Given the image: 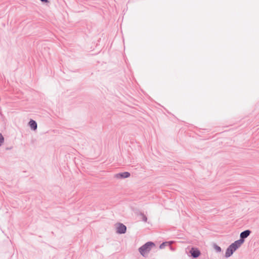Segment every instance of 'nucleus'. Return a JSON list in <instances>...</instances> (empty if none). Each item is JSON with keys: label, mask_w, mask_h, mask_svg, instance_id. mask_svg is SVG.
Returning a JSON list of instances; mask_svg holds the SVG:
<instances>
[{"label": "nucleus", "mask_w": 259, "mask_h": 259, "mask_svg": "<svg viewBox=\"0 0 259 259\" xmlns=\"http://www.w3.org/2000/svg\"><path fill=\"white\" fill-rule=\"evenodd\" d=\"M251 233V231L249 230H246L240 233V239L238 240L241 244L244 242L245 238L248 237Z\"/></svg>", "instance_id": "obj_2"}, {"label": "nucleus", "mask_w": 259, "mask_h": 259, "mask_svg": "<svg viewBox=\"0 0 259 259\" xmlns=\"http://www.w3.org/2000/svg\"><path fill=\"white\" fill-rule=\"evenodd\" d=\"M142 220L144 222H146L147 221V217L145 215H144V214H142Z\"/></svg>", "instance_id": "obj_11"}, {"label": "nucleus", "mask_w": 259, "mask_h": 259, "mask_svg": "<svg viewBox=\"0 0 259 259\" xmlns=\"http://www.w3.org/2000/svg\"><path fill=\"white\" fill-rule=\"evenodd\" d=\"M131 174L128 172H124L121 173H118L115 175V178L117 179H124L130 177Z\"/></svg>", "instance_id": "obj_4"}, {"label": "nucleus", "mask_w": 259, "mask_h": 259, "mask_svg": "<svg viewBox=\"0 0 259 259\" xmlns=\"http://www.w3.org/2000/svg\"><path fill=\"white\" fill-rule=\"evenodd\" d=\"M4 142V138L2 134L0 133V147L3 145Z\"/></svg>", "instance_id": "obj_9"}, {"label": "nucleus", "mask_w": 259, "mask_h": 259, "mask_svg": "<svg viewBox=\"0 0 259 259\" xmlns=\"http://www.w3.org/2000/svg\"><path fill=\"white\" fill-rule=\"evenodd\" d=\"M126 227L122 223H119L116 228V233L118 234H124L126 232Z\"/></svg>", "instance_id": "obj_3"}, {"label": "nucleus", "mask_w": 259, "mask_h": 259, "mask_svg": "<svg viewBox=\"0 0 259 259\" xmlns=\"http://www.w3.org/2000/svg\"><path fill=\"white\" fill-rule=\"evenodd\" d=\"M190 252L191 254V256L194 258H196L198 257L200 254V251L194 247H192L190 251Z\"/></svg>", "instance_id": "obj_5"}, {"label": "nucleus", "mask_w": 259, "mask_h": 259, "mask_svg": "<svg viewBox=\"0 0 259 259\" xmlns=\"http://www.w3.org/2000/svg\"><path fill=\"white\" fill-rule=\"evenodd\" d=\"M41 2H42V3H49V1L48 0H40Z\"/></svg>", "instance_id": "obj_13"}, {"label": "nucleus", "mask_w": 259, "mask_h": 259, "mask_svg": "<svg viewBox=\"0 0 259 259\" xmlns=\"http://www.w3.org/2000/svg\"><path fill=\"white\" fill-rule=\"evenodd\" d=\"M166 242H163L161 244H160L159 247L160 248H163L164 246L165 245Z\"/></svg>", "instance_id": "obj_12"}, {"label": "nucleus", "mask_w": 259, "mask_h": 259, "mask_svg": "<svg viewBox=\"0 0 259 259\" xmlns=\"http://www.w3.org/2000/svg\"><path fill=\"white\" fill-rule=\"evenodd\" d=\"M241 245H242V244L239 241L237 240V241H235L234 243H232L230 245H229V247H231V249L232 250H233V252H234Z\"/></svg>", "instance_id": "obj_6"}, {"label": "nucleus", "mask_w": 259, "mask_h": 259, "mask_svg": "<svg viewBox=\"0 0 259 259\" xmlns=\"http://www.w3.org/2000/svg\"><path fill=\"white\" fill-rule=\"evenodd\" d=\"M155 246L154 243L150 241L147 242L139 248V251L143 256L147 257L152 248Z\"/></svg>", "instance_id": "obj_1"}, {"label": "nucleus", "mask_w": 259, "mask_h": 259, "mask_svg": "<svg viewBox=\"0 0 259 259\" xmlns=\"http://www.w3.org/2000/svg\"><path fill=\"white\" fill-rule=\"evenodd\" d=\"M214 248L216 250V251L218 252H220L221 251V248L218 246L216 244H214Z\"/></svg>", "instance_id": "obj_10"}, {"label": "nucleus", "mask_w": 259, "mask_h": 259, "mask_svg": "<svg viewBox=\"0 0 259 259\" xmlns=\"http://www.w3.org/2000/svg\"><path fill=\"white\" fill-rule=\"evenodd\" d=\"M233 250H232L231 247L229 246L226 249L225 256L226 257H229L233 254Z\"/></svg>", "instance_id": "obj_8"}, {"label": "nucleus", "mask_w": 259, "mask_h": 259, "mask_svg": "<svg viewBox=\"0 0 259 259\" xmlns=\"http://www.w3.org/2000/svg\"><path fill=\"white\" fill-rule=\"evenodd\" d=\"M29 125L32 130H36L37 129V125L35 121L32 119L30 120L29 122Z\"/></svg>", "instance_id": "obj_7"}]
</instances>
